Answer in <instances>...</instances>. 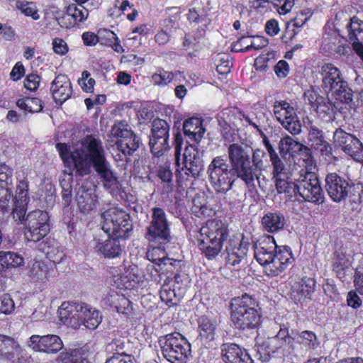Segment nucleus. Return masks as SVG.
<instances>
[{
  "mask_svg": "<svg viewBox=\"0 0 363 363\" xmlns=\"http://www.w3.org/2000/svg\"><path fill=\"white\" fill-rule=\"evenodd\" d=\"M16 8L27 16H31L34 20H38L40 16L38 13L35 6L33 2L18 1Z\"/></svg>",
  "mask_w": 363,
  "mask_h": 363,
  "instance_id": "obj_54",
  "label": "nucleus"
},
{
  "mask_svg": "<svg viewBox=\"0 0 363 363\" xmlns=\"http://www.w3.org/2000/svg\"><path fill=\"white\" fill-rule=\"evenodd\" d=\"M195 237L199 249L210 259L221 252L223 242L228 237V229L220 220H208L197 231Z\"/></svg>",
  "mask_w": 363,
  "mask_h": 363,
  "instance_id": "obj_3",
  "label": "nucleus"
},
{
  "mask_svg": "<svg viewBox=\"0 0 363 363\" xmlns=\"http://www.w3.org/2000/svg\"><path fill=\"white\" fill-rule=\"evenodd\" d=\"M257 302L247 294L232 298L230 318L236 328L254 329L261 322V315L257 309Z\"/></svg>",
  "mask_w": 363,
  "mask_h": 363,
  "instance_id": "obj_4",
  "label": "nucleus"
},
{
  "mask_svg": "<svg viewBox=\"0 0 363 363\" xmlns=\"http://www.w3.org/2000/svg\"><path fill=\"white\" fill-rule=\"evenodd\" d=\"M174 75L172 72L160 71L152 76V81L157 85H167L173 79Z\"/></svg>",
  "mask_w": 363,
  "mask_h": 363,
  "instance_id": "obj_60",
  "label": "nucleus"
},
{
  "mask_svg": "<svg viewBox=\"0 0 363 363\" xmlns=\"http://www.w3.org/2000/svg\"><path fill=\"white\" fill-rule=\"evenodd\" d=\"M67 9L76 24L84 22L89 16V11L83 5L72 4L69 5Z\"/></svg>",
  "mask_w": 363,
  "mask_h": 363,
  "instance_id": "obj_47",
  "label": "nucleus"
},
{
  "mask_svg": "<svg viewBox=\"0 0 363 363\" xmlns=\"http://www.w3.org/2000/svg\"><path fill=\"white\" fill-rule=\"evenodd\" d=\"M279 247L273 236H264L255 246V257L264 267L272 257H274L273 255Z\"/></svg>",
  "mask_w": 363,
  "mask_h": 363,
  "instance_id": "obj_21",
  "label": "nucleus"
},
{
  "mask_svg": "<svg viewBox=\"0 0 363 363\" xmlns=\"http://www.w3.org/2000/svg\"><path fill=\"white\" fill-rule=\"evenodd\" d=\"M23 264V258L13 252H0V270L4 268L17 267Z\"/></svg>",
  "mask_w": 363,
  "mask_h": 363,
  "instance_id": "obj_39",
  "label": "nucleus"
},
{
  "mask_svg": "<svg viewBox=\"0 0 363 363\" xmlns=\"http://www.w3.org/2000/svg\"><path fill=\"white\" fill-rule=\"evenodd\" d=\"M102 230L108 235L122 238L132 230L130 216L118 208H111L102 213Z\"/></svg>",
  "mask_w": 363,
  "mask_h": 363,
  "instance_id": "obj_9",
  "label": "nucleus"
},
{
  "mask_svg": "<svg viewBox=\"0 0 363 363\" xmlns=\"http://www.w3.org/2000/svg\"><path fill=\"white\" fill-rule=\"evenodd\" d=\"M219 125L223 130L225 138L228 135H233L238 130L242 123L241 113L231 108H226L218 114Z\"/></svg>",
  "mask_w": 363,
  "mask_h": 363,
  "instance_id": "obj_20",
  "label": "nucleus"
},
{
  "mask_svg": "<svg viewBox=\"0 0 363 363\" xmlns=\"http://www.w3.org/2000/svg\"><path fill=\"white\" fill-rule=\"evenodd\" d=\"M25 226L26 239L33 242L40 241L50 231L48 213L42 210L29 212L25 219Z\"/></svg>",
  "mask_w": 363,
  "mask_h": 363,
  "instance_id": "obj_11",
  "label": "nucleus"
},
{
  "mask_svg": "<svg viewBox=\"0 0 363 363\" xmlns=\"http://www.w3.org/2000/svg\"><path fill=\"white\" fill-rule=\"evenodd\" d=\"M111 135L119 139L116 142L118 149L125 155H131L140 144L139 138L124 121L116 122L111 128Z\"/></svg>",
  "mask_w": 363,
  "mask_h": 363,
  "instance_id": "obj_13",
  "label": "nucleus"
},
{
  "mask_svg": "<svg viewBox=\"0 0 363 363\" xmlns=\"http://www.w3.org/2000/svg\"><path fill=\"white\" fill-rule=\"evenodd\" d=\"M335 146L358 162L363 163V144L355 136L342 129H337L333 134Z\"/></svg>",
  "mask_w": 363,
  "mask_h": 363,
  "instance_id": "obj_15",
  "label": "nucleus"
},
{
  "mask_svg": "<svg viewBox=\"0 0 363 363\" xmlns=\"http://www.w3.org/2000/svg\"><path fill=\"white\" fill-rule=\"evenodd\" d=\"M28 345L36 352L48 354H55L63 347L62 340L56 335H33L29 338Z\"/></svg>",
  "mask_w": 363,
  "mask_h": 363,
  "instance_id": "obj_17",
  "label": "nucleus"
},
{
  "mask_svg": "<svg viewBox=\"0 0 363 363\" xmlns=\"http://www.w3.org/2000/svg\"><path fill=\"white\" fill-rule=\"evenodd\" d=\"M169 125L164 120L157 118L153 121L150 136L169 139Z\"/></svg>",
  "mask_w": 363,
  "mask_h": 363,
  "instance_id": "obj_44",
  "label": "nucleus"
},
{
  "mask_svg": "<svg viewBox=\"0 0 363 363\" xmlns=\"http://www.w3.org/2000/svg\"><path fill=\"white\" fill-rule=\"evenodd\" d=\"M351 252L347 250L346 245L337 247L333 257V265H350V258Z\"/></svg>",
  "mask_w": 363,
  "mask_h": 363,
  "instance_id": "obj_45",
  "label": "nucleus"
},
{
  "mask_svg": "<svg viewBox=\"0 0 363 363\" xmlns=\"http://www.w3.org/2000/svg\"><path fill=\"white\" fill-rule=\"evenodd\" d=\"M240 43L242 44H247L244 48L245 51H250L251 50H260L266 47L268 44V40L262 36H253L252 38L242 37L240 39Z\"/></svg>",
  "mask_w": 363,
  "mask_h": 363,
  "instance_id": "obj_43",
  "label": "nucleus"
},
{
  "mask_svg": "<svg viewBox=\"0 0 363 363\" xmlns=\"http://www.w3.org/2000/svg\"><path fill=\"white\" fill-rule=\"evenodd\" d=\"M17 106L22 110L30 113L40 112L43 108L42 101L38 98L27 97L17 101Z\"/></svg>",
  "mask_w": 363,
  "mask_h": 363,
  "instance_id": "obj_41",
  "label": "nucleus"
},
{
  "mask_svg": "<svg viewBox=\"0 0 363 363\" xmlns=\"http://www.w3.org/2000/svg\"><path fill=\"white\" fill-rule=\"evenodd\" d=\"M48 268L47 267L40 262H35L29 270L30 277L35 281H44L47 279Z\"/></svg>",
  "mask_w": 363,
  "mask_h": 363,
  "instance_id": "obj_48",
  "label": "nucleus"
},
{
  "mask_svg": "<svg viewBox=\"0 0 363 363\" xmlns=\"http://www.w3.org/2000/svg\"><path fill=\"white\" fill-rule=\"evenodd\" d=\"M74 167L81 176L89 174L91 167L100 177L106 189H117L118 177L112 170L110 162L105 156V150L101 141L92 135H86L79 147L72 154Z\"/></svg>",
  "mask_w": 363,
  "mask_h": 363,
  "instance_id": "obj_1",
  "label": "nucleus"
},
{
  "mask_svg": "<svg viewBox=\"0 0 363 363\" xmlns=\"http://www.w3.org/2000/svg\"><path fill=\"white\" fill-rule=\"evenodd\" d=\"M169 139L150 136V147L152 153L157 157L162 156L169 150Z\"/></svg>",
  "mask_w": 363,
  "mask_h": 363,
  "instance_id": "obj_42",
  "label": "nucleus"
},
{
  "mask_svg": "<svg viewBox=\"0 0 363 363\" xmlns=\"http://www.w3.org/2000/svg\"><path fill=\"white\" fill-rule=\"evenodd\" d=\"M350 186L348 182L336 173L328 174L325 178V189L329 196L335 202H340L347 197Z\"/></svg>",
  "mask_w": 363,
  "mask_h": 363,
  "instance_id": "obj_19",
  "label": "nucleus"
},
{
  "mask_svg": "<svg viewBox=\"0 0 363 363\" xmlns=\"http://www.w3.org/2000/svg\"><path fill=\"white\" fill-rule=\"evenodd\" d=\"M303 148V145L289 135L282 138L279 143V152L282 155L289 154L294 156L295 154L301 152Z\"/></svg>",
  "mask_w": 363,
  "mask_h": 363,
  "instance_id": "obj_35",
  "label": "nucleus"
},
{
  "mask_svg": "<svg viewBox=\"0 0 363 363\" xmlns=\"http://www.w3.org/2000/svg\"><path fill=\"white\" fill-rule=\"evenodd\" d=\"M161 300L165 303H174L177 299V294L174 289H172L168 284H164L160 290Z\"/></svg>",
  "mask_w": 363,
  "mask_h": 363,
  "instance_id": "obj_59",
  "label": "nucleus"
},
{
  "mask_svg": "<svg viewBox=\"0 0 363 363\" xmlns=\"http://www.w3.org/2000/svg\"><path fill=\"white\" fill-rule=\"evenodd\" d=\"M184 135L188 138L187 143L194 142L198 144L206 131L203 121L200 118H191L183 124Z\"/></svg>",
  "mask_w": 363,
  "mask_h": 363,
  "instance_id": "obj_28",
  "label": "nucleus"
},
{
  "mask_svg": "<svg viewBox=\"0 0 363 363\" xmlns=\"http://www.w3.org/2000/svg\"><path fill=\"white\" fill-rule=\"evenodd\" d=\"M276 188L279 194H291L292 191L296 190L294 186V181L290 179L289 175H284V177H274Z\"/></svg>",
  "mask_w": 363,
  "mask_h": 363,
  "instance_id": "obj_46",
  "label": "nucleus"
},
{
  "mask_svg": "<svg viewBox=\"0 0 363 363\" xmlns=\"http://www.w3.org/2000/svg\"><path fill=\"white\" fill-rule=\"evenodd\" d=\"M12 169L6 164H0V187H12Z\"/></svg>",
  "mask_w": 363,
  "mask_h": 363,
  "instance_id": "obj_53",
  "label": "nucleus"
},
{
  "mask_svg": "<svg viewBox=\"0 0 363 363\" xmlns=\"http://www.w3.org/2000/svg\"><path fill=\"white\" fill-rule=\"evenodd\" d=\"M226 264L236 266L245 257L247 253V244L239 243L238 245H230L226 247Z\"/></svg>",
  "mask_w": 363,
  "mask_h": 363,
  "instance_id": "obj_32",
  "label": "nucleus"
},
{
  "mask_svg": "<svg viewBox=\"0 0 363 363\" xmlns=\"http://www.w3.org/2000/svg\"><path fill=\"white\" fill-rule=\"evenodd\" d=\"M294 5V0H274L273 6L280 15L290 12Z\"/></svg>",
  "mask_w": 363,
  "mask_h": 363,
  "instance_id": "obj_62",
  "label": "nucleus"
},
{
  "mask_svg": "<svg viewBox=\"0 0 363 363\" xmlns=\"http://www.w3.org/2000/svg\"><path fill=\"white\" fill-rule=\"evenodd\" d=\"M50 91L56 103L62 104L72 95V86L67 76L57 75L52 81Z\"/></svg>",
  "mask_w": 363,
  "mask_h": 363,
  "instance_id": "obj_22",
  "label": "nucleus"
},
{
  "mask_svg": "<svg viewBox=\"0 0 363 363\" xmlns=\"http://www.w3.org/2000/svg\"><path fill=\"white\" fill-rule=\"evenodd\" d=\"M157 176L163 183L164 191L165 193L170 192L173 188V181L169 161L167 160L164 164L159 166Z\"/></svg>",
  "mask_w": 363,
  "mask_h": 363,
  "instance_id": "obj_40",
  "label": "nucleus"
},
{
  "mask_svg": "<svg viewBox=\"0 0 363 363\" xmlns=\"http://www.w3.org/2000/svg\"><path fill=\"white\" fill-rule=\"evenodd\" d=\"M19 351V345L13 338L0 334V355L10 359Z\"/></svg>",
  "mask_w": 363,
  "mask_h": 363,
  "instance_id": "obj_34",
  "label": "nucleus"
},
{
  "mask_svg": "<svg viewBox=\"0 0 363 363\" xmlns=\"http://www.w3.org/2000/svg\"><path fill=\"white\" fill-rule=\"evenodd\" d=\"M266 157V152L259 148L252 150L251 164L253 172L255 170H262L264 167L263 159Z\"/></svg>",
  "mask_w": 363,
  "mask_h": 363,
  "instance_id": "obj_55",
  "label": "nucleus"
},
{
  "mask_svg": "<svg viewBox=\"0 0 363 363\" xmlns=\"http://www.w3.org/2000/svg\"><path fill=\"white\" fill-rule=\"evenodd\" d=\"M216 323L215 320L206 316L199 319V332L201 339L212 340L215 337Z\"/></svg>",
  "mask_w": 363,
  "mask_h": 363,
  "instance_id": "obj_36",
  "label": "nucleus"
},
{
  "mask_svg": "<svg viewBox=\"0 0 363 363\" xmlns=\"http://www.w3.org/2000/svg\"><path fill=\"white\" fill-rule=\"evenodd\" d=\"M285 223V217L279 212H268L263 216L261 220L263 229L271 233L281 230Z\"/></svg>",
  "mask_w": 363,
  "mask_h": 363,
  "instance_id": "obj_29",
  "label": "nucleus"
},
{
  "mask_svg": "<svg viewBox=\"0 0 363 363\" xmlns=\"http://www.w3.org/2000/svg\"><path fill=\"white\" fill-rule=\"evenodd\" d=\"M145 238L152 243L146 256L154 265L166 255L164 245L170 241V232L164 211L159 207L152 209V220L147 228Z\"/></svg>",
  "mask_w": 363,
  "mask_h": 363,
  "instance_id": "obj_2",
  "label": "nucleus"
},
{
  "mask_svg": "<svg viewBox=\"0 0 363 363\" xmlns=\"http://www.w3.org/2000/svg\"><path fill=\"white\" fill-rule=\"evenodd\" d=\"M76 201L83 213H89L97 207L98 197L94 189L80 186L77 192Z\"/></svg>",
  "mask_w": 363,
  "mask_h": 363,
  "instance_id": "obj_24",
  "label": "nucleus"
},
{
  "mask_svg": "<svg viewBox=\"0 0 363 363\" xmlns=\"http://www.w3.org/2000/svg\"><path fill=\"white\" fill-rule=\"evenodd\" d=\"M315 281L312 279H301L296 281L292 286L290 292L291 298L296 302H301L310 298V295L315 290Z\"/></svg>",
  "mask_w": 363,
  "mask_h": 363,
  "instance_id": "obj_27",
  "label": "nucleus"
},
{
  "mask_svg": "<svg viewBox=\"0 0 363 363\" xmlns=\"http://www.w3.org/2000/svg\"><path fill=\"white\" fill-rule=\"evenodd\" d=\"M270 160L273 165V174L274 178L277 177H284V175H287L286 169L279 157L277 153H274V155L269 156Z\"/></svg>",
  "mask_w": 363,
  "mask_h": 363,
  "instance_id": "obj_57",
  "label": "nucleus"
},
{
  "mask_svg": "<svg viewBox=\"0 0 363 363\" xmlns=\"http://www.w3.org/2000/svg\"><path fill=\"white\" fill-rule=\"evenodd\" d=\"M125 347V341L123 339L117 338L106 345V350L107 352L113 354V356H128L124 352Z\"/></svg>",
  "mask_w": 363,
  "mask_h": 363,
  "instance_id": "obj_51",
  "label": "nucleus"
},
{
  "mask_svg": "<svg viewBox=\"0 0 363 363\" xmlns=\"http://www.w3.org/2000/svg\"><path fill=\"white\" fill-rule=\"evenodd\" d=\"M89 77V72L84 71L82 73V77L78 80V83L82 89L86 92H91L94 90V86L95 84V80Z\"/></svg>",
  "mask_w": 363,
  "mask_h": 363,
  "instance_id": "obj_61",
  "label": "nucleus"
},
{
  "mask_svg": "<svg viewBox=\"0 0 363 363\" xmlns=\"http://www.w3.org/2000/svg\"><path fill=\"white\" fill-rule=\"evenodd\" d=\"M99 34L104 35L110 40H111V39L114 40V42H113V43L111 45V46L115 52H119V53L124 52V49L123 48L122 45H121V42L118 40V38L116 36V35L113 32H112L109 30L104 29V30H99Z\"/></svg>",
  "mask_w": 363,
  "mask_h": 363,
  "instance_id": "obj_63",
  "label": "nucleus"
},
{
  "mask_svg": "<svg viewBox=\"0 0 363 363\" xmlns=\"http://www.w3.org/2000/svg\"><path fill=\"white\" fill-rule=\"evenodd\" d=\"M306 127L308 130V140L312 148L325 140L323 131L313 125L311 121H308Z\"/></svg>",
  "mask_w": 363,
  "mask_h": 363,
  "instance_id": "obj_49",
  "label": "nucleus"
},
{
  "mask_svg": "<svg viewBox=\"0 0 363 363\" xmlns=\"http://www.w3.org/2000/svg\"><path fill=\"white\" fill-rule=\"evenodd\" d=\"M58 363H89L87 357L81 349L62 352L57 358Z\"/></svg>",
  "mask_w": 363,
  "mask_h": 363,
  "instance_id": "obj_38",
  "label": "nucleus"
},
{
  "mask_svg": "<svg viewBox=\"0 0 363 363\" xmlns=\"http://www.w3.org/2000/svg\"><path fill=\"white\" fill-rule=\"evenodd\" d=\"M231 171L222 156L214 157L208 165L207 172L209 181L217 193L225 194L231 189L235 181L230 176Z\"/></svg>",
  "mask_w": 363,
  "mask_h": 363,
  "instance_id": "obj_10",
  "label": "nucleus"
},
{
  "mask_svg": "<svg viewBox=\"0 0 363 363\" xmlns=\"http://www.w3.org/2000/svg\"><path fill=\"white\" fill-rule=\"evenodd\" d=\"M14 309L15 304L10 295L4 294L0 296V313L9 315Z\"/></svg>",
  "mask_w": 363,
  "mask_h": 363,
  "instance_id": "obj_58",
  "label": "nucleus"
},
{
  "mask_svg": "<svg viewBox=\"0 0 363 363\" xmlns=\"http://www.w3.org/2000/svg\"><path fill=\"white\" fill-rule=\"evenodd\" d=\"M118 238H108L106 240L95 238L93 240L94 251L106 258H116L121 255L123 248Z\"/></svg>",
  "mask_w": 363,
  "mask_h": 363,
  "instance_id": "obj_23",
  "label": "nucleus"
},
{
  "mask_svg": "<svg viewBox=\"0 0 363 363\" xmlns=\"http://www.w3.org/2000/svg\"><path fill=\"white\" fill-rule=\"evenodd\" d=\"M162 353L171 363H186L191 354V345L179 333L167 334L160 339Z\"/></svg>",
  "mask_w": 363,
  "mask_h": 363,
  "instance_id": "obj_6",
  "label": "nucleus"
},
{
  "mask_svg": "<svg viewBox=\"0 0 363 363\" xmlns=\"http://www.w3.org/2000/svg\"><path fill=\"white\" fill-rule=\"evenodd\" d=\"M28 183L24 181H20L16 189L14 204L27 205L29 201L28 196Z\"/></svg>",
  "mask_w": 363,
  "mask_h": 363,
  "instance_id": "obj_50",
  "label": "nucleus"
},
{
  "mask_svg": "<svg viewBox=\"0 0 363 363\" xmlns=\"http://www.w3.org/2000/svg\"><path fill=\"white\" fill-rule=\"evenodd\" d=\"M349 32L350 39L351 40H358L357 33L363 31V21L359 20L357 17H352L350 19V23L347 26Z\"/></svg>",
  "mask_w": 363,
  "mask_h": 363,
  "instance_id": "obj_56",
  "label": "nucleus"
},
{
  "mask_svg": "<svg viewBox=\"0 0 363 363\" xmlns=\"http://www.w3.org/2000/svg\"><path fill=\"white\" fill-rule=\"evenodd\" d=\"M296 330L289 331V328L282 325L280 326L279 330L277 335L274 337V341H281L279 347L282 348L284 355L291 358V354L286 351L288 345H292L295 340Z\"/></svg>",
  "mask_w": 363,
  "mask_h": 363,
  "instance_id": "obj_33",
  "label": "nucleus"
},
{
  "mask_svg": "<svg viewBox=\"0 0 363 363\" xmlns=\"http://www.w3.org/2000/svg\"><path fill=\"white\" fill-rule=\"evenodd\" d=\"M106 303L114 307L117 312L128 314L132 311L131 302L125 296L116 291H111L105 298Z\"/></svg>",
  "mask_w": 363,
  "mask_h": 363,
  "instance_id": "obj_31",
  "label": "nucleus"
},
{
  "mask_svg": "<svg viewBox=\"0 0 363 363\" xmlns=\"http://www.w3.org/2000/svg\"><path fill=\"white\" fill-rule=\"evenodd\" d=\"M81 313L82 325H84L88 329H96L102 321L101 312L86 303H84Z\"/></svg>",
  "mask_w": 363,
  "mask_h": 363,
  "instance_id": "obj_30",
  "label": "nucleus"
},
{
  "mask_svg": "<svg viewBox=\"0 0 363 363\" xmlns=\"http://www.w3.org/2000/svg\"><path fill=\"white\" fill-rule=\"evenodd\" d=\"M337 101L344 104H349L352 101V91L348 86L347 82L342 80L337 86L329 91Z\"/></svg>",
  "mask_w": 363,
  "mask_h": 363,
  "instance_id": "obj_37",
  "label": "nucleus"
},
{
  "mask_svg": "<svg viewBox=\"0 0 363 363\" xmlns=\"http://www.w3.org/2000/svg\"><path fill=\"white\" fill-rule=\"evenodd\" d=\"M264 266V273L269 277H276L284 271L294 261L291 248L288 246H280Z\"/></svg>",
  "mask_w": 363,
  "mask_h": 363,
  "instance_id": "obj_16",
  "label": "nucleus"
},
{
  "mask_svg": "<svg viewBox=\"0 0 363 363\" xmlns=\"http://www.w3.org/2000/svg\"><path fill=\"white\" fill-rule=\"evenodd\" d=\"M251 155L252 148L247 145L233 143L228 147V157L231 170L247 185L252 184L255 179L251 164Z\"/></svg>",
  "mask_w": 363,
  "mask_h": 363,
  "instance_id": "obj_5",
  "label": "nucleus"
},
{
  "mask_svg": "<svg viewBox=\"0 0 363 363\" xmlns=\"http://www.w3.org/2000/svg\"><path fill=\"white\" fill-rule=\"evenodd\" d=\"M320 73L322 76L321 87L325 92H329L342 80L339 69L331 63L322 65Z\"/></svg>",
  "mask_w": 363,
  "mask_h": 363,
  "instance_id": "obj_26",
  "label": "nucleus"
},
{
  "mask_svg": "<svg viewBox=\"0 0 363 363\" xmlns=\"http://www.w3.org/2000/svg\"><path fill=\"white\" fill-rule=\"evenodd\" d=\"M84 303L63 302L58 309L60 321L74 329L82 325V309Z\"/></svg>",
  "mask_w": 363,
  "mask_h": 363,
  "instance_id": "obj_18",
  "label": "nucleus"
},
{
  "mask_svg": "<svg viewBox=\"0 0 363 363\" xmlns=\"http://www.w3.org/2000/svg\"><path fill=\"white\" fill-rule=\"evenodd\" d=\"M179 147H176L175 161L177 172L179 177H182V172L187 177L197 178L201 176L204 170V162L203 160V151L195 144H189L186 147L183 155V161L180 164L178 156Z\"/></svg>",
  "mask_w": 363,
  "mask_h": 363,
  "instance_id": "obj_8",
  "label": "nucleus"
},
{
  "mask_svg": "<svg viewBox=\"0 0 363 363\" xmlns=\"http://www.w3.org/2000/svg\"><path fill=\"white\" fill-rule=\"evenodd\" d=\"M12 197V187H0V208L6 210Z\"/></svg>",
  "mask_w": 363,
  "mask_h": 363,
  "instance_id": "obj_64",
  "label": "nucleus"
},
{
  "mask_svg": "<svg viewBox=\"0 0 363 363\" xmlns=\"http://www.w3.org/2000/svg\"><path fill=\"white\" fill-rule=\"evenodd\" d=\"M320 345V341L316 334L311 330H296L294 344L288 345L286 351L290 353L291 359H298L306 356L308 352L316 350Z\"/></svg>",
  "mask_w": 363,
  "mask_h": 363,
  "instance_id": "obj_14",
  "label": "nucleus"
},
{
  "mask_svg": "<svg viewBox=\"0 0 363 363\" xmlns=\"http://www.w3.org/2000/svg\"><path fill=\"white\" fill-rule=\"evenodd\" d=\"M221 351L225 363H253L247 352L238 345H223Z\"/></svg>",
  "mask_w": 363,
  "mask_h": 363,
  "instance_id": "obj_25",
  "label": "nucleus"
},
{
  "mask_svg": "<svg viewBox=\"0 0 363 363\" xmlns=\"http://www.w3.org/2000/svg\"><path fill=\"white\" fill-rule=\"evenodd\" d=\"M310 169H301L294 178V186L298 194L308 202L320 204L324 194L317 175Z\"/></svg>",
  "mask_w": 363,
  "mask_h": 363,
  "instance_id": "obj_7",
  "label": "nucleus"
},
{
  "mask_svg": "<svg viewBox=\"0 0 363 363\" xmlns=\"http://www.w3.org/2000/svg\"><path fill=\"white\" fill-rule=\"evenodd\" d=\"M175 262V260L167 257L165 255L164 257L161 259L157 262V264H156L153 267L157 272H160L161 274H166L167 275V277H169L168 274H172L173 270L174 269V263Z\"/></svg>",
  "mask_w": 363,
  "mask_h": 363,
  "instance_id": "obj_52",
  "label": "nucleus"
},
{
  "mask_svg": "<svg viewBox=\"0 0 363 363\" xmlns=\"http://www.w3.org/2000/svg\"><path fill=\"white\" fill-rule=\"evenodd\" d=\"M272 111L282 127L294 135L301 133V123L294 108L284 100L275 101Z\"/></svg>",
  "mask_w": 363,
  "mask_h": 363,
  "instance_id": "obj_12",
  "label": "nucleus"
}]
</instances>
